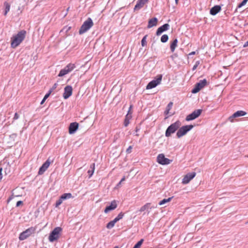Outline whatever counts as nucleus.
<instances>
[{
  "label": "nucleus",
  "instance_id": "obj_1",
  "mask_svg": "<svg viewBox=\"0 0 248 248\" xmlns=\"http://www.w3.org/2000/svg\"><path fill=\"white\" fill-rule=\"evenodd\" d=\"M26 34V31L21 30L19 31L16 35L13 36L11 38V47L16 48L24 40Z\"/></svg>",
  "mask_w": 248,
  "mask_h": 248
},
{
  "label": "nucleus",
  "instance_id": "obj_2",
  "mask_svg": "<svg viewBox=\"0 0 248 248\" xmlns=\"http://www.w3.org/2000/svg\"><path fill=\"white\" fill-rule=\"evenodd\" d=\"M181 123L179 121H177L175 123L170 124L167 129L165 132V136L167 137H170L171 134L174 133L177 130L180 128Z\"/></svg>",
  "mask_w": 248,
  "mask_h": 248
},
{
  "label": "nucleus",
  "instance_id": "obj_3",
  "mask_svg": "<svg viewBox=\"0 0 248 248\" xmlns=\"http://www.w3.org/2000/svg\"><path fill=\"white\" fill-rule=\"evenodd\" d=\"M93 25V22L92 19L89 17L85 21H84L81 26L79 31V33L80 34H83L87 31H88L91 28H92Z\"/></svg>",
  "mask_w": 248,
  "mask_h": 248
},
{
  "label": "nucleus",
  "instance_id": "obj_4",
  "mask_svg": "<svg viewBox=\"0 0 248 248\" xmlns=\"http://www.w3.org/2000/svg\"><path fill=\"white\" fill-rule=\"evenodd\" d=\"M62 231L61 227L55 228L50 233L48 237V240L50 242H53L57 241L60 237V232Z\"/></svg>",
  "mask_w": 248,
  "mask_h": 248
},
{
  "label": "nucleus",
  "instance_id": "obj_5",
  "mask_svg": "<svg viewBox=\"0 0 248 248\" xmlns=\"http://www.w3.org/2000/svg\"><path fill=\"white\" fill-rule=\"evenodd\" d=\"M193 127V125L192 124L183 126L178 129L176 133L177 137L180 138L185 135L189 131L192 129Z\"/></svg>",
  "mask_w": 248,
  "mask_h": 248
},
{
  "label": "nucleus",
  "instance_id": "obj_6",
  "mask_svg": "<svg viewBox=\"0 0 248 248\" xmlns=\"http://www.w3.org/2000/svg\"><path fill=\"white\" fill-rule=\"evenodd\" d=\"M162 78V75H158L156 78L150 81L146 86V89H151L160 84Z\"/></svg>",
  "mask_w": 248,
  "mask_h": 248
},
{
  "label": "nucleus",
  "instance_id": "obj_7",
  "mask_svg": "<svg viewBox=\"0 0 248 248\" xmlns=\"http://www.w3.org/2000/svg\"><path fill=\"white\" fill-rule=\"evenodd\" d=\"M35 231V229L33 227H30L25 230V231L21 232L19 236V239L20 240H24L26 239L27 238L29 237L32 234L34 233Z\"/></svg>",
  "mask_w": 248,
  "mask_h": 248
},
{
  "label": "nucleus",
  "instance_id": "obj_8",
  "mask_svg": "<svg viewBox=\"0 0 248 248\" xmlns=\"http://www.w3.org/2000/svg\"><path fill=\"white\" fill-rule=\"evenodd\" d=\"M207 84V81L205 79L201 80L199 82L197 83L195 87L192 89L191 92L193 93H196L199 92Z\"/></svg>",
  "mask_w": 248,
  "mask_h": 248
},
{
  "label": "nucleus",
  "instance_id": "obj_9",
  "mask_svg": "<svg viewBox=\"0 0 248 248\" xmlns=\"http://www.w3.org/2000/svg\"><path fill=\"white\" fill-rule=\"evenodd\" d=\"M202 111V110L201 109L195 110L191 114L188 115L186 116V120L187 121H189L195 119L201 114Z\"/></svg>",
  "mask_w": 248,
  "mask_h": 248
},
{
  "label": "nucleus",
  "instance_id": "obj_10",
  "mask_svg": "<svg viewBox=\"0 0 248 248\" xmlns=\"http://www.w3.org/2000/svg\"><path fill=\"white\" fill-rule=\"evenodd\" d=\"M157 161L161 165H168L170 163L172 160L166 158L164 154H160L157 157Z\"/></svg>",
  "mask_w": 248,
  "mask_h": 248
},
{
  "label": "nucleus",
  "instance_id": "obj_11",
  "mask_svg": "<svg viewBox=\"0 0 248 248\" xmlns=\"http://www.w3.org/2000/svg\"><path fill=\"white\" fill-rule=\"evenodd\" d=\"M196 175V172H192L188 173L186 174L182 180V183L183 184H188L191 180H192Z\"/></svg>",
  "mask_w": 248,
  "mask_h": 248
},
{
  "label": "nucleus",
  "instance_id": "obj_12",
  "mask_svg": "<svg viewBox=\"0 0 248 248\" xmlns=\"http://www.w3.org/2000/svg\"><path fill=\"white\" fill-rule=\"evenodd\" d=\"M73 89L70 85L66 86L64 89L63 97L65 99L68 98L72 94Z\"/></svg>",
  "mask_w": 248,
  "mask_h": 248
},
{
  "label": "nucleus",
  "instance_id": "obj_13",
  "mask_svg": "<svg viewBox=\"0 0 248 248\" xmlns=\"http://www.w3.org/2000/svg\"><path fill=\"white\" fill-rule=\"evenodd\" d=\"M50 164V161L49 160V158L47 159V160L42 165V166L40 168L39 170L38 171V174L42 175L44 172L47 170Z\"/></svg>",
  "mask_w": 248,
  "mask_h": 248
},
{
  "label": "nucleus",
  "instance_id": "obj_14",
  "mask_svg": "<svg viewBox=\"0 0 248 248\" xmlns=\"http://www.w3.org/2000/svg\"><path fill=\"white\" fill-rule=\"evenodd\" d=\"M247 112L243 110H238L234 113L232 116H231L229 118V120L230 122H232L233 121L234 118L245 116Z\"/></svg>",
  "mask_w": 248,
  "mask_h": 248
},
{
  "label": "nucleus",
  "instance_id": "obj_15",
  "mask_svg": "<svg viewBox=\"0 0 248 248\" xmlns=\"http://www.w3.org/2000/svg\"><path fill=\"white\" fill-rule=\"evenodd\" d=\"M170 25L169 24H165L161 27H159L156 32V35L158 36L160 35L163 32L166 31L169 29Z\"/></svg>",
  "mask_w": 248,
  "mask_h": 248
},
{
  "label": "nucleus",
  "instance_id": "obj_16",
  "mask_svg": "<svg viewBox=\"0 0 248 248\" xmlns=\"http://www.w3.org/2000/svg\"><path fill=\"white\" fill-rule=\"evenodd\" d=\"M78 124L77 122H73L70 124L69 126V133L72 134L75 133L78 127Z\"/></svg>",
  "mask_w": 248,
  "mask_h": 248
},
{
  "label": "nucleus",
  "instance_id": "obj_17",
  "mask_svg": "<svg viewBox=\"0 0 248 248\" xmlns=\"http://www.w3.org/2000/svg\"><path fill=\"white\" fill-rule=\"evenodd\" d=\"M117 207V204L116 202V201L114 200L111 202V204L110 205L107 206L104 210V212L105 213H108L109 211L114 210L116 209Z\"/></svg>",
  "mask_w": 248,
  "mask_h": 248
},
{
  "label": "nucleus",
  "instance_id": "obj_18",
  "mask_svg": "<svg viewBox=\"0 0 248 248\" xmlns=\"http://www.w3.org/2000/svg\"><path fill=\"white\" fill-rule=\"evenodd\" d=\"M147 2V0H138L134 8V11L139 10L141 9Z\"/></svg>",
  "mask_w": 248,
  "mask_h": 248
},
{
  "label": "nucleus",
  "instance_id": "obj_19",
  "mask_svg": "<svg viewBox=\"0 0 248 248\" xmlns=\"http://www.w3.org/2000/svg\"><path fill=\"white\" fill-rule=\"evenodd\" d=\"M221 10V7L220 5H215L210 10V14L212 16H215L219 13Z\"/></svg>",
  "mask_w": 248,
  "mask_h": 248
},
{
  "label": "nucleus",
  "instance_id": "obj_20",
  "mask_svg": "<svg viewBox=\"0 0 248 248\" xmlns=\"http://www.w3.org/2000/svg\"><path fill=\"white\" fill-rule=\"evenodd\" d=\"M157 22V19L156 17H154L150 19L148 21V28H151L153 26L156 25Z\"/></svg>",
  "mask_w": 248,
  "mask_h": 248
},
{
  "label": "nucleus",
  "instance_id": "obj_21",
  "mask_svg": "<svg viewBox=\"0 0 248 248\" xmlns=\"http://www.w3.org/2000/svg\"><path fill=\"white\" fill-rule=\"evenodd\" d=\"M152 207H151V203H147L143 206H142L140 209L139 210V212H142L145 210L148 211V214L150 213V211H148L149 209H151Z\"/></svg>",
  "mask_w": 248,
  "mask_h": 248
},
{
  "label": "nucleus",
  "instance_id": "obj_22",
  "mask_svg": "<svg viewBox=\"0 0 248 248\" xmlns=\"http://www.w3.org/2000/svg\"><path fill=\"white\" fill-rule=\"evenodd\" d=\"M178 40L175 38L173 40L172 42L170 44V49L172 52H173L175 49V48L177 46Z\"/></svg>",
  "mask_w": 248,
  "mask_h": 248
},
{
  "label": "nucleus",
  "instance_id": "obj_23",
  "mask_svg": "<svg viewBox=\"0 0 248 248\" xmlns=\"http://www.w3.org/2000/svg\"><path fill=\"white\" fill-rule=\"evenodd\" d=\"M95 170V163H93L90 166V169L88 171L89 174V177L91 178Z\"/></svg>",
  "mask_w": 248,
  "mask_h": 248
},
{
  "label": "nucleus",
  "instance_id": "obj_24",
  "mask_svg": "<svg viewBox=\"0 0 248 248\" xmlns=\"http://www.w3.org/2000/svg\"><path fill=\"white\" fill-rule=\"evenodd\" d=\"M70 72H69V70H68L66 68V67H65L63 69H62L60 71V73L58 75V76L59 77H62V76H64V75L67 74L68 73H69Z\"/></svg>",
  "mask_w": 248,
  "mask_h": 248
},
{
  "label": "nucleus",
  "instance_id": "obj_25",
  "mask_svg": "<svg viewBox=\"0 0 248 248\" xmlns=\"http://www.w3.org/2000/svg\"><path fill=\"white\" fill-rule=\"evenodd\" d=\"M70 72H69V70H68L66 68V67H65L63 69H62L60 71V73L58 75V76L59 77H62V76H64V75L67 74L68 73H69Z\"/></svg>",
  "mask_w": 248,
  "mask_h": 248
},
{
  "label": "nucleus",
  "instance_id": "obj_26",
  "mask_svg": "<svg viewBox=\"0 0 248 248\" xmlns=\"http://www.w3.org/2000/svg\"><path fill=\"white\" fill-rule=\"evenodd\" d=\"M61 199L64 201L65 200H67L70 198H73L72 195L70 193H64L61 195Z\"/></svg>",
  "mask_w": 248,
  "mask_h": 248
},
{
  "label": "nucleus",
  "instance_id": "obj_27",
  "mask_svg": "<svg viewBox=\"0 0 248 248\" xmlns=\"http://www.w3.org/2000/svg\"><path fill=\"white\" fill-rule=\"evenodd\" d=\"M4 5L5 6V10L4 15L5 16L7 15L8 12L9 11L10 9V4L6 1L4 2Z\"/></svg>",
  "mask_w": 248,
  "mask_h": 248
},
{
  "label": "nucleus",
  "instance_id": "obj_28",
  "mask_svg": "<svg viewBox=\"0 0 248 248\" xmlns=\"http://www.w3.org/2000/svg\"><path fill=\"white\" fill-rule=\"evenodd\" d=\"M173 106V103L172 102H170L167 105L166 107V110L164 112V113L166 115H167L169 113L170 110L171 109L172 107Z\"/></svg>",
  "mask_w": 248,
  "mask_h": 248
},
{
  "label": "nucleus",
  "instance_id": "obj_29",
  "mask_svg": "<svg viewBox=\"0 0 248 248\" xmlns=\"http://www.w3.org/2000/svg\"><path fill=\"white\" fill-rule=\"evenodd\" d=\"M173 197H170L168 199H164L163 200H161L159 202V205H162L168 202H169L171 201V200L172 199Z\"/></svg>",
  "mask_w": 248,
  "mask_h": 248
},
{
  "label": "nucleus",
  "instance_id": "obj_30",
  "mask_svg": "<svg viewBox=\"0 0 248 248\" xmlns=\"http://www.w3.org/2000/svg\"><path fill=\"white\" fill-rule=\"evenodd\" d=\"M66 68L69 70V72H71L75 67V65L74 63H69L67 65H66Z\"/></svg>",
  "mask_w": 248,
  "mask_h": 248
},
{
  "label": "nucleus",
  "instance_id": "obj_31",
  "mask_svg": "<svg viewBox=\"0 0 248 248\" xmlns=\"http://www.w3.org/2000/svg\"><path fill=\"white\" fill-rule=\"evenodd\" d=\"M116 223L114 222V221L113 220H111L110 221V222H109L107 224V226L106 227L108 229H110L111 228H112L114 226V225Z\"/></svg>",
  "mask_w": 248,
  "mask_h": 248
},
{
  "label": "nucleus",
  "instance_id": "obj_32",
  "mask_svg": "<svg viewBox=\"0 0 248 248\" xmlns=\"http://www.w3.org/2000/svg\"><path fill=\"white\" fill-rule=\"evenodd\" d=\"M248 1V0H243L240 4H238L236 9L235 10V12H236L237 11V9L238 8H240L242 7V6H244L246 4V3Z\"/></svg>",
  "mask_w": 248,
  "mask_h": 248
},
{
  "label": "nucleus",
  "instance_id": "obj_33",
  "mask_svg": "<svg viewBox=\"0 0 248 248\" xmlns=\"http://www.w3.org/2000/svg\"><path fill=\"white\" fill-rule=\"evenodd\" d=\"M169 39V36L167 34H164L161 37V41L162 43H166L168 41Z\"/></svg>",
  "mask_w": 248,
  "mask_h": 248
},
{
  "label": "nucleus",
  "instance_id": "obj_34",
  "mask_svg": "<svg viewBox=\"0 0 248 248\" xmlns=\"http://www.w3.org/2000/svg\"><path fill=\"white\" fill-rule=\"evenodd\" d=\"M143 239H140L134 246L133 248H140L141 245H142Z\"/></svg>",
  "mask_w": 248,
  "mask_h": 248
},
{
  "label": "nucleus",
  "instance_id": "obj_35",
  "mask_svg": "<svg viewBox=\"0 0 248 248\" xmlns=\"http://www.w3.org/2000/svg\"><path fill=\"white\" fill-rule=\"evenodd\" d=\"M62 202H63V200L61 199V198L60 197L59 199L58 200H57L56 202L55 207H58L59 205H60L62 203Z\"/></svg>",
  "mask_w": 248,
  "mask_h": 248
},
{
  "label": "nucleus",
  "instance_id": "obj_36",
  "mask_svg": "<svg viewBox=\"0 0 248 248\" xmlns=\"http://www.w3.org/2000/svg\"><path fill=\"white\" fill-rule=\"evenodd\" d=\"M147 35L144 36L141 40V43L142 46H144L146 44V37Z\"/></svg>",
  "mask_w": 248,
  "mask_h": 248
},
{
  "label": "nucleus",
  "instance_id": "obj_37",
  "mask_svg": "<svg viewBox=\"0 0 248 248\" xmlns=\"http://www.w3.org/2000/svg\"><path fill=\"white\" fill-rule=\"evenodd\" d=\"M58 84V83H55L53 85V86L50 89V90L49 91H51V93H52V92L55 89H56V88L57 87Z\"/></svg>",
  "mask_w": 248,
  "mask_h": 248
},
{
  "label": "nucleus",
  "instance_id": "obj_38",
  "mask_svg": "<svg viewBox=\"0 0 248 248\" xmlns=\"http://www.w3.org/2000/svg\"><path fill=\"white\" fill-rule=\"evenodd\" d=\"M199 64H200V62L199 61L196 62L195 64L193 67L192 70H195L197 68V66H198V65Z\"/></svg>",
  "mask_w": 248,
  "mask_h": 248
},
{
  "label": "nucleus",
  "instance_id": "obj_39",
  "mask_svg": "<svg viewBox=\"0 0 248 248\" xmlns=\"http://www.w3.org/2000/svg\"><path fill=\"white\" fill-rule=\"evenodd\" d=\"M124 216V213H123V212H121L119 214L117 217H118V218H119V219L120 220Z\"/></svg>",
  "mask_w": 248,
  "mask_h": 248
},
{
  "label": "nucleus",
  "instance_id": "obj_40",
  "mask_svg": "<svg viewBox=\"0 0 248 248\" xmlns=\"http://www.w3.org/2000/svg\"><path fill=\"white\" fill-rule=\"evenodd\" d=\"M51 93V91H49L48 92L44 97L45 99H46L49 96V95Z\"/></svg>",
  "mask_w": 248,
  "mask_h": 248
},
{
  "label": "nucleus",
  "instance_id": "obj_41",
  "mask_svg": "<svg viewBox=\"0 0 248 248\" xmlns=\"http://www.w3.org/2000/svg\"><path fill=\"white\" fill-rule=\"evenodd\" d=\"M125 177H124H124L122 178V179L121 180V181H120V182L117 184V186H119L121 185V183H122L123 182H124V181H125Z\"/></svg>",
  "mask_w": 248,
  "mask_h": 248
},
{
  "label": "nucleus",
  "instance_id": "obj_42",
  "mask_svg": "<svg viewBox=\"0 0 248 248\" xmlns=\"http://www.w3.org/2000/svg\"><path fill=\"white\" fill-rule=\"evenodd\" d=\"M132 147L131 146H129V147L126 149V152L127 153V154H129L131 152V149H132Z\"/></svg>",
  "mask_w": 248,
  "mask_h": 248
},
{
  "label": "nucleus",
  "instance_id": "obj_43",
  "mask_svg": "<svg viewBox=\"0 0 248 248\" xmlns=\"http://www.w3.org/2000/svg\"><path fill=\"white\" fill-rule=\"evenodd\" d=\"M19 118V115L17 113H16L14 115V117L13 118L14 120H16Z\"/></svg>",
  "mask_w": 248,
  "mask_h": 248
},
{
  "label": "nucleus",
  "instance_id": "obj_44",
  "mask_svg": "<svg viewBox=\"0 0 248 248\" xmlns=\"http://www.w3.org/2000/svg\"><path fill=\"white\" fill-rule=\"evenodd\" d=\"M23 204V202L21 201H19L16 202V206H19L20 205Z\"/></svg>",
  "mask_w": 248,
  "mask_h": 248
},
{
  "label": "nucleus",
  "instance_id": "obj_45",
  "mask_svg": "<svg viewBox=\"0 0 248 248\" xmlns=\"http://www.w3.org/2000/svg\"><path fill=\"white\" fill-rule=\"evenodd\" d=\"M129 123V121L126 119H125V121L124 122V126H127L128 125Z\"/></svg>",
  "mask_w": 248,
  "mask_h": 248
},
{
  "label": "nucleus",
  "instance_id": "obj_46",
  "mask_svg": "<svg viewBox=\"0 0 248 248\" xmlns=\"http://www.w3.org/2000/svg\"><path fill=\"white\" fill-rule=\"evenodd\" d=\"M2 168H0V180L2 179Z\"/></svg>",
  "mask_w": 248,
  "mask_h": 248
},
{
  "label": "nucleus",
  "instance_id": "obj_47",
  "mask_svg": "<svg viewBox=\"0 0 248 248\" xmlns=\"http://www.w3.org/2000/svg\"><path fill=\"white\" fill-rule=\"evenodd\" d=\"M113 220L114 221L115 223H116L117 221H119L120 219L119 218H118V217H116Z\"/></svg>",
  "mask_w": 248,
  "mask_h": 248
},
{
  "label": "nucleus",
  "instance_id": "obj_48",
  "mask_svg": "<svg viewBox=\"0 0 248 248\" xmlns=\"http://www.w3.org/2000/svg\"><path fill=\"white\" fill-rule=\"evenodd\" d=\"M243 46L244 47L248 46V41L245 43L244 45H243Z\"/></svg>",
  "mask_w": 248,
  "mask_h": 248
},
{
  "label": "nucleus",
  "instance_id": "obj_49",
  "mask_svg": "<svg viewBox=\"0 0 248 248\" xmlns=\"http://www.w3.org/2000/svg\"><path fill=\"white\" fill-rule=\"evenodd\" d=\"M46 99H45V98H44L43 99V100H42L41 102V104L42 105L44 104V103L45 102V101H46Z\"/></svg>",
  "mask_w": 248,
  "mask_h": 248
},
{
  "label": "nucleus",
  "instance_id": "obj_50",
  "mask_svg": "<svg viewBox=\"0 0 248 248\" xmlns=\"http://www.w3.org/2000/svg\"><path fill=\"white\" fill-rule=\"evenodd\" d=\"M194 54H195V51H192V52H190V53L189 54V55H194Z\"/></svg>",
  "mask_w": 248,
  "mask_h": 248
},
{
  "label": "nucleus",
  "instance_id": "obj_51",
  "mask_svg": "<svg viewBox=\"0 0 248 248\" xmlns=\"http://www.w3.org/2000/svg\"><path fill=\"white\" fill-rule=\"evenodd\" d=\"M69 7L67 8V10H66L67 12H66V13L64 15V16H66V15H67V12H68V11H69Z\"/></svg>",
  "mask_w": 248,
  "mask_h": 248
},
{
  "label": "nucleus",
  "instance_id": "obj_52",
  "mask_svg": "<svg viewBox=\"0 0 248 248\" xmlns=\"http://www.w3.org/2000/svg\"><path fill=\"white\" fill-rule=\"evenodd\" d=\"M179 0H175L176 4H178Z\"/></svg>",
  "mask_w": 248,
  "mask_h": 248
},
{
  "label": "nucleus",
  "instance_id": "obj_53",
  "mask_svg": "<svg viewBox=\"0 0 248 248\" xmlns=\"http://www.w3.org/2000/svg\"><path fill=\"white\" fill-rule=\"evenodd\" d=\"M113 248H119V247L118 246H115V247H114Z\"/></svg>",
  "mask_w": 248,
  "mask_h": 248
},
{
  "label": "nucleus",
  "instance_id": "obj_54",
  "mask_svg": "<svg viewBox=\"0 0 248 248\" xmlns=\"http://www.w3.org/2000/svg\"><path fill=\"white\" fill-rule=\"evenodd\" d=\"M248 224V221L245 222V224Z\"/></svg>",
  "mask_w": 248,
  "mask_h": 248
},
{
  "label": "nucleus",
  "instance_id": "obj_55",
  "mask_svg": "<svg viewBox=\"0 0 248 248\" xmlns=\"http://www.w3.org/2000/svg\"><path fill=\"white\" fill-rule=\"evenodd\" d=\"M138 128H136V131L137 132L138 131Z\"/></svg>",
  "mask_w": 248,
  "mask_h": 248
},
{
  "label": "nucleus",
  "instance_id": "obj_56",
  "mask_svg": "<svg viewBox=\"0 0 248 248\" xmlns=\"http://www.w3.org/2000/svg\"><path fill=\"white\" fill-rule=\"evenodd\" d=\"M148 0H147V1H148Z\"/></svg>",
  "mask_w": 248,
  "mask_h": 248
}]
</instances>
